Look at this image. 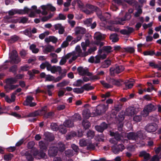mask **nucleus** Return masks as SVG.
<instances>
[{"instance_id":"nucleus-1","label":"nucleus","mask_w":161,"mask_h":161,"mask_svg":"<svg viewBox=\"0 0 161 161\" xmlns=\"http://www.w3.org/2000/svg\"><path fill=\"white\" fill-rule=\"evenodd\" d=\"M86 7L89 9H91L93 11L96 12L97 17L101 21H105L107 19L102 14L101 9L96 6L92 5L89 4H86Z\"/></svg>"},{"instance_id":"nucleus-2","label":"nucleus","mask_w":161,"mask_h":161,"mask_svg":"<svg viewBox=\"0 0 161 161\" xmlns=\"http://www.w3.org/2000/svg\"><path fill=\"white\" fill-rule=\"evenodd\" d=\"M127 138L129 140L136 141L138 138H141L143 136V134L141 130L137 131L136 132H130L128 133L127 135Z\"/></svg>"},{"instance_id":"nucleus-3","label":"nucleus","mask_w":161,"mask_h":161,"mask_svg":"<svg viewBox=\"0 0 161 161\" xmlns=\"http://www.w3.org/2000/svg\"><path fill=\"white\" fill-rule=\"evenodd\" d=\"M10 58L11 59L10 63L13 62L15 64H18L21 61L20 58L18 56L17 52L15 50L11 53Z\"/></svg>"},{"instance_id":"nucleus-4","label":"nucleus","mask_w":161,"mask_h":161,"mask_svg":"<svg viewBox=\"0 0 161 161\" xmlns=\"http://www.w3.org/2000/svg\"><path fill=\"white\" fill-rule=\"evenodd\" d=\"M158 128V126L155 123L147 124L145 127V130L148 133L155 132Z\"/></svg>"},{"instance_id":"nucleus-5","label":"nucleus","mask_w":161,"mask_h":161,"mask_svg":"<svg viewBox=\"0 0 161 161\" xmlns=\"http://www.w3.org/2000/svg\"><path fill=\"white\" fill-rule=\"evenodd\" d=\"M110 75L112 76H114L115 74H119L121 72V68L120 66L116 64L109 69Z\"/></svg>"},{"instance_id":"nucleus-6","label":"nucleus","mask_w":161,"mask_h":161,"mask_svg":"<svg viewBox=\"0 0 161 161\" xmlns=\"http://www.w3.org/2000/svg\"><path fill=\"white\" fill-rule=\"evenodd\" d=\"M110 23L112 25L108 26V29L111 31H115L116 30V29L113 27L112 25L118 24L121 25V18L117 17L114 20H110Z\"/></svg>"},{"instance_id":"nucleus-7","label":"nucleus","mask_w":161,"mask_h":161,"mask_svg":"<svg viewBox=\"0 0 161 161\" xmlns=\"http://www.w3.org/2000/svg\"><path fill=\"white\" fill-rule=\"evenodd\" d=\"M108 107L105 105H98L96 108L95 113L97 115H100L104 113L107 110Z\"/></svg>"},{"instance_id":"nucleus-8","label":"nucleus","mask_w":161,"mask_h":161,"mask_svg":"<svg viewBox=\"0 0 161 161\" xmlns=\"http://www.w3.org/2000/svg\"><path fill=\"white\" fill-rule=\"evenodd\" d=\"M108 127V125L105 122H103L99 125H96L95 127L96 130L99 132H103L104 130Z\"/></svg>"},{"instance_id":"nucleus-9","label":"nucleus","mask_w":161,"mask_h":161,"mask_svg":"<svg viewBox=\"0 0 161 161\" xmlns=\"http://www.w3.org/2000/svg\"><path fill=\"white\" fill-rule=\"evenodd\" d=\"M156 109V107L153 104L150 103L146 105L143 110L146 114H148L149 112L154 111Z\"/></svg>"},{"instance_id":"nucleus-10","label":"nucleus","mask_w":161,"mask_h":161,"mask_svg":"<svg viewBox=\"0 0 161 161\" xmlns=\"http://www.w3.org/2000/svg\"><path fill=\"white\" fill-rule=\"evenodd\" d=\"M77 70L80 75H86L88 76L91 75V73L88 71V69L87 68L85 69L82 67H79L77 68Z\"/></svg>"},{"instance_id":"nucleus-11","label":"nucleus","mask_w":161,"mask_h":161,"mask_svg":"<svg viewBox=\"0 0 161 161\" xmlns=\"http://www.w3.org/2000/svg\"><path fill=\"white\" fill-rule=\"evenodd\" d=\"M58 148L55 146L50 147L48 151V154L50 157H54L56 156L58 153Z\"/></svg>"},{"instance_id":"nucleus-12","label":"nucleus","mask_w":161,"mask_h":161,"mask_svg":"<svg viewBox=\"0 0 161 161\" xmlns=\"http://www.w3.org/2000/svg\"><path fill=\"white\" fill-rule=\"evenodd\" d=\"M75 34L76 35L79 34L83 35L86 32L85 29L81 27L77 26L75 29Z\"/></svg>"},{"instance_id":"nucleus-13","label":"nucleus","mask_w":161,"mask_h":161,"mask_svg":"<svg viewBox=\"0 0 161 161\" xmlns=\"http://www.w3.org/2000/svg\"><path fill=\"white\" fill-rule=\"evenodd\" d=\"M44 152V151H39L37 150H36L34 152L33 155L34 156L36 157H39V159L42 158H45V157L46 155V153Z\"/></svg>"},{"instance_id":"nucleus-14","label":"nucleus","mask_w":161,"mask_h":161,"mask_svg":"<svg viewBox=\"0 0 161 161\" xmlns=\"http://www.w3.org/2000/svg\"><path fill=\"white\" fill-rule=\"evenodd\" d=\"M136 113L135 108L134 107H130L126 109V114L128 116H132Z\"/></svg>"},{"instance_id":"nucleus-15","label":"nucleus","mask_w":161,"mask_h":161,"mask_svg":"<svg viewBox=\"0 0 161 161\" xmlns=\"http://www.w3.org/2000/svg\"><path fill=\"white\" fill-rule=\"evenodd\" d=\"M139 156L140 157H143L145 161H147L150 158V154L147 153L145 151L140 152Z\"/></svg>"},{"instance_id":"nucleus-16","label":"nucleus","mask_w":161,"mask_h":161,"mask_svg":"<svg viewBox=\"0 0 161 161\" xmlns=\"http://www.w3.org/2000/svg\"><path fill=\"white\" fill-rule=\"evenodd\" d=\"M113 152L115 154H118L121 151V144L114 145L112 147Z\"/></svg>"},{"instance_id":"nucleus-17","label":"nucleus","mask_w":161,"mask_h":161,"mask_svg":"<svg viewBox=\"0 0 161 161\" xmlns=\"http://www.w3.org/2000/svg\"><path fill=\"white\" fill-rule=\"evenodd\" d=\"M110 135L112 136H114V138L117 141H120L121 140V135L118 132H114L110 131Z\"/></svg>"},{"instance_id":"nucleus-18","label":"nucleus","mask_w":161,"mask_h":161,"mask_svg":"<svg viewBox=\"0 0 161 161\" xmlns=\"http://www.w3.org/2000/svg\"><path fill=\"white\" fill-rule=\"evenodd\" d=\"M115 123L118 124V130L120 131L121 129V113L119 112L117 116H116L114 122Z\"/></svg>"},{"instance_id":"nucleus-19","label":"nucleus","mask_w":161,"mask_h":161,"mask_svg":"<svg viewBox=\"0 0 161 161\" xmlns=\"http://www.w3.org/2000/svg\"><path fill=\"white\" fill-rule=\"evenodd\" d=\"M76 51L78 52V54L80 55L84 56V57H86L88 55V53L87 52H82V50L80 49V46L79 45H77L75 47Z\"/></svg>"},{"instance_id":"nucleus-20","label":"nucleus","mask_w":161,"mask_h":161,"mask_svg":"<svg viewBox=\"0 0 161 161\" xmlns=\"http://www.w3.org/2000/svg\"><path fill=\"white\" fill-rule=\"evenodd\" d=\"M39 146L41 151L46 152L47 150L46 144L43 141H41L39 142Z\"/></svg>"},{"instance_id":"nucleus-21","label":"nucleus","mask_w":161,"mask_h":161,"mask_svg":"<svg viewBox=\"0 0 161 161\" xmlns=\"http://www.w3.org/2000/svg\"><path fill=\"white\" fill-rule=\"evenodd\" d=\"M82 86L83 91L85 90L89 91L90 90H93L94 87L91 86V83H86L84 85Z\"/></svg>"},{"instance_id":"nucleus-22","label":"nucleus","mask_w":161,"mask_h":161,"mask_svg":"<svg viewBox=\"0 0 161 161\" xmlns=\"http://www.w3.org/2000/svg\"><path fill=\"white\" fill-rule=\"evenodd\" d=\"M57 147L58 148V150L61 152H63L65 149V145L61 142H59L57 145Z\"/></svg>"},{"instance_id":"nucleus-23","label":"nucleus","mask_w":161,"mask_h":161,"mask_svg":"<svg viewBox=\"0 0 161 161\" xmlns=\"http://www.w3.org/2000/svg\"><path fill=\"white\" fill-rule=\"evenodd\" d=\"M82 114L86 119H88L91 116L90 111L88 109L86 108L83 110Z\"/></svg>"},{"instance_id":"nucleus-24","label":"nucleus","mask_w":161,"mask_h":161,"mask_svg":"<svg viewBox=\"0 0 161 161\" xmlns=\"http://www.w3.org/2000/svg\"><path fill=\"white\" fill-rule=\"evenodd\" d=\"M87 119H84L82 122V125L85 130L89 128L91 125L90 123Z\"/></svg>"},{"instance_id":"nucleus-25","label":"nucleus","mask_w":161,"mask_h":161,"mask_svg":"<svg viewBox=\"0 0 161 161\" xmlns=\"http://www.w3.org/2000/svg\"><path fill=\"white\" fill-rule=\"evenodd\" d=\"M89 141L85 139H82L80 140L79 144L81 147H85L87 146L89 143Z\"/></svg>"},{"instance_id":"nucleus-26","label":"nucleus","mask_w":161,"mask_h":161,"mask_svg":"<svg viewBox=\"0 0 161 161\" xmlns=\"http://www.w3.org/2000/svg\"><path fill=\"white\" fill-rule=\"evenodd\" d=\"M50 66L48 71H50L52 73H55L56 72H57V70L58 69H60V67L58 66L56 67L55 65H53V66H52L51 64H50Z\"/></svg>"},{"instance_id":"nucleus-27","label":"nucleus","mask_w":161,"mask_h":161,"mask_svg":"<svg viewBox=\"0 0 161 161\" xmlns=\"http://www.w3.org/2000/svg\"><path fill=\"white\" fill-rule=\"evenodd\" d=\"M64 124L67 127H72L74 126V122L71 119L66 120Z\"/></svg>"},{"instance_id":"nucleus-28","label":"nucleus","mask_w":161,"mask_h":161,"mask_svg":"<svg viewBox=\"0 0 161 161\" xmlns=\"http://www.w3.org/2000/svg\"><path fill=\"white\" fill-rule=\"evenodd\" d=\"M34 100V98L32 97L28 96L26 97L25 101L24 103V104L25 106H28V104L32 102Z\"/></svg>"},{"instance_id":"nucleus-29","label":"nucleus","mask_w":161,"mask_h":161,"mask_svg":"<svg viewBox=\"0 0 161 161\" xmlns=\"http://www.w3.org/2000/svg\"><path fill=\"white\" fill-rule=\"evenodd\" d=\"M18 69L17 65L15 64L14 65L10 67L9 68V71L12 72L14 75L17 74V71Z\"/></svg>"},{"instance_id":"nucleus-30","label":"nucleus","mask_w":161,"mask_h":161,"mask_svg":"<svg viewBox=\"0 0 161 161\" xmlns=\"http://www.w3.org/2000/svg\"><path fill=\"white\" fill-rule=\"evenodd\" d=\"M109 82L113 85L118 86L120 85V82L119 80L114 78H110L109 80Z\"/></svg>"},{"instance_id":"nucleus-31","label":"nucleus","mask_w":161,"mask_h":161,"mask_svg":"<svg viewBox=\"0 0 161 161\" xmlns=\"http://www.w3.org/2000/svg\"><path fill=\"white\" fill-rule=\"evenodd\" d=\"M71 119L74 122L78 120H81V117L80 115L79 114H75L71 117Z\"/></svg>"},{"instance_id":"nucleus-32","label":"nucleus","mask_w":161,"mask_h":161,"mask_svg":"<svg viewBox=\"0 0 161 161\" xmlns=\"http://www.w3.org/2000/svg\"><path fill=\"white\" fill-rule=\"evenodd\" d=\"M66 127H67L64 124L63 125H60L59 126L58 130L62 134H64L67 132Z\"/></svg>"},{"instance_id":"nucleus-33","label":"nucleus","mask_w":161,"mask_h":161,"mask_svg":"<svg viewBox=\"0 0 161 161\" xmlns=\"http://www.w3.org/2000/svg\"><path fill=\"white\" fill-rule=\"evenodd\" d=\"M50 64L48 62L46 61L45 62L42 63L40 65V67L42 69H44L46 67L47 70H48L49 68Z\"/></svg>"},{"instance_id":"nucleus-34","label":"nucleus","mask_w":161,"mask_h":161,"mask_svg":"<svg viewBox=\"0 0 161 161\" xmlns=\"http://www.w3.org/2000/svg\"><path fill=\"white\" fill-rule=\"evenodd\" d=\"M45 138L47 141L51 142L54 140V137L53 134L48 133L45 135Z\"/></svg>"},{"instance_id":"nucleus-35","label":"nucleus","mask_w":161,"mask_h":161,"mask_svg":"<svg viewBox=\"0 0 161 161\" xmlns=\"http://www.w3.org/2000/svg\"><path fill=\"white\" fill-rule=\"evenodd\" d=\"M94 38L97 41H102L104 39V37L103 36L102 34L99 32L95 33Z\"/></svg>"},{"instance_id":"nucleus-36","label":"nucleus","mask_w":161,"mask_h":161,"mask_svg":"<svg viewBox=\"0 0 161 161\" xmlns=\"http://www.w3.org/2000/svg\"><path fill=\"white\" fill-rule=\"evenodd\" d=\"M54 50V48L53 46H49L46 47L44 50L43 52L47 54L48 53L51 52Z\"/></svg>"},{"instance_id":"nucleus-37","label":"nucleus","mask_w":161,"mask_h":161,"mask_svg":"<svg viewBox=\"0 0 161 161\" xmlns=\"http://www.w3.org/2000/svg\"><path fill=\"white\" fill-rule=\"evenodd\" d=\"M17 81V80L15 77L9 78L6 79L7 83L9 84L16 83Z\"/></svg>"},{"instance_id":"nucleus-38","label":"nucleus","mask_w":161,"mask_h":161,"mask_svg":"<svg viewBox=\"0 0 161 161\" xmlns=\"http://www.w3.org/2000/svg\"><path fill=\"white\" fill-rule=\"evenodd\" d=\"M112 47L110 46H104L103 47V50L104 52L109 53L112 51Z\"/></svg>"},{"instance_id":"nucleus-39","label":"nucleus","mask_w":161,"mask_h":161,"mask_svg":"<svg viewBox=\"0 0 161 161\" xmlns=\"http://www.w3.org/2000/svg\"><path fill=\"white\" fill-rule=\"evenodd\" d=\"M19 39V37L15 35L12 36L8 40V41L11 43H13L17 41Z\"/></svg>"},{"instance_id":"nucleus-40","label":"nucleus","mask_w":161,"mask_h":161,"mask_svg":"<svg viewBox=\"0 0 161 161\" xmlns=\"http://www.w3.org/2000/svg\"><path fill=\"white\" fill-rule=\"evenodd\" d=\"M51 129L53 131H57L59 129V126L55 123H52L50 125Z\"/></svg>"},{"instance_id":"nucleus-41","label":"nucleus","mask_w":161,"mask_h":161,"mask_svg":"<svg viewBox=\"0 0 161 161\" xmlns=\"http://www.w3.org/2000/svg\"><path fill=\"white\" fill-rule=\"evenodd\" d=\"M134 84V83H132L130 81H128L127 83H125V87L123 88V89L125 90L131 89L133 86Z\"/></svg>"},{"instance_id":"nucleus-42","label":"nucleus","mask_w":161,"mask_h":161,"mask_svg":"<svg viewBox=\"0 0 161 161\" xmlns=\"http://www.w3.org/2000/svg\"><path fill=\"white\" fill-rule=\"evenodd\" d=\"M111 64V61L108 60H106L104 61L103 64L101 66L102 68H107Z\"/></svg>"},{"instance_id":"nucleus-43","label":"nucleus","mask_w":161,"mask_h":161,"mask_svg":"<svg viewBox=\"0 0 161 161\" xmlns=\"http://www.w3.org/2000/svg\"><path fill=\"white\" fill-rule=\"evenodd\" d=\"M73 91L74 92L77 94H81L84 92L82 86L80 88H75L73 90Z\"/></svg>"},{"instance_id":"nucleus-44","label":"nucleus","mask_w":161,"mask_h":161,"mask_svg":"<svg viewBox=\"0 0 161 161\" xmlns=\"http://www.w3.org/2000/svg\"><path fill=\"white\" fill-rule=\"evenodd\" d=\"M31 9L27 7H25L23 9H19V14H25L28 13Z\"/></svg>"},{"instance_id":"nucleus-45","label":"nucleus","mask_w":161,"mask_h":161,"mask_svg":"<svg viewBox=\"0 0 161 161\" xmlns=\"http://www.w3.org/2000/svg\"><path fill=\"white\" fill-rule=\"evenodd\" d=\"M125 52L130 53H133L135 51L134 48L132 47H127L124 48Z\"/></svg>"},{"instance_id":"nucleus-46","label":"nucleus","mask_w":161,"mask_h":161,"mask_svg":"<svg viewBox=\"0 0 161 161\" xmlns=\"http://www.w3.org/2000/svg\"><path fill=\"white\" fill-rule=\"evenodd\" d=\"M141 6L140 5L138 6V8L136 9L137 11L135 14L134 16L136 17H138L142 13V11L141 9Z\"/></svg>"},{"instance_id":"nucleus-47","label":"nucleus","mask_w":161,"mask_h":161,"mask_svg":"<svg viewBox=\"0 0 161 161\" xmlns=\"http://www.w3.org/2000/svg\"><path fill=\"white\" fill-rule=\"evenodd\" d=\"M65 154L68 157H70L74 155V152L73 150L70 149H68L65 151Z\"/></svg>"},{"instance_id":"nucleus-48","label":"nucleus","mask_w":161,"mask_h":161,"mask_svg":"<svg viewBox=\"0 0 161 161\" xmlns=\"http://www.w3.org/2000/svg\"><path fill=\"white\" fill-rule=\"evenodd\" d=\"M40 112L39 110H36L34 112L30 113L28 115V117H36L40 114Z\"/></svg>"},{"instance_id":"nucleus-49","label":"nucleus","mask_w":161,"mask_h":161,"mask_svg":"<svg viewBox=\"0 0 161 161\" xmlns=\"http://www.w3.org/2000/svg\"><path fill=\"white\" fill-rule=\"evenodd\" d=\"M19 9H12L8 11V13L9 15L11 16L13 15L16 14H19Z\"/></svg>"},{"instance_id":"nucleus-50","label":"nucleus","mask_w":161,"mask_h":161,"mask_svg":"<svg viewBox=\"0 0 161 161\" xmlns=\"http://www.w3.org/2000/svg\"><path fill=\"white\" fill-rule=\"evenodd\" d=\"M66 16L60 13L58 16L56 18V20H64L66 19Z\"/></svg>"},{"instance_id":"nucleus-51","label":"nucleus","mask_w":161,"mask_h":161,"mask_svg":"<svg viewBox=\"0 0 161 161\" xmlns=\"http://www.w3.org/2000/svg\"><path fill=\"white\" fill-rule=\"evenodd\" d=\"M100 83L104 87L107 88H111L113 87L112 85H110L109 84L105 82L104 80L100 81Z\"/></svg>"},{"instance_id":"nucleus-52","label":"nucleus","mask_w":161,"mask_h":161,"mask_svg":"<svg viewBox=\"0 0 161 161\" xmlns=\"http://www.w3.org/2000/svg\"><path fill=\"white\" fill-rule=\"evenodd\" d=\"M143 54L145 56L149 55L152 56L155 55V53L154 51H147L144 52Z\"/></svg>"},{"instance_id":"nucleus-53","label":"nucleus","mask_w":161,"mask_h":161,"mask_svg":"<svg viewBox=\"0 0 161 161\" xmlns=\"http://www.w3.org/2000/svg\"><path fill=\"white\" fill-rule=\"evenodd\" d=\"M54 115V113L53 111H51L47 113H46L44 114V116L47 119L53 117Z\"/></svg>"},{"instance_id":"nucleus-54","label":"nucleus","mask_w":161,"mask_h":161,"mask_svg":"<svg viewBox=\"0 0 161 161\" xmlns=\"http://www.w3.org/2000/svg\"><path fill=\"white\" fill-rule=\"evenodd\" d=\"M86 150H93L95 149V146L94 144L92 143H90L89 142V143L87 146Z\"/></svg>"},{"instance_id":"nucleus-55","label":"nucleus","mask_w":161,"mask_h":161,"mask_svg":"<svg viewBox=\"0 0 161 161\" xmlns=\"http://www.w3.org/2000/svg\"><path fill=\"white\" fill-rule=\"evenodd\" d=\"M29 69V66L27 64H25L24 66H21L20 67V70L19 71V73L21 71H27Z\"/></svg>"},{"instance_id":"nucleus-56","label":"nucleus","mask_w":161,"mask_h":161,"mask_svg":"<svg viewBox=\"0 0 161 161\" xmlns=\"http://www.w3.org/2000/svg\"><path fill=\"white\" fill-rule=\"evenodd\" d=\"M92 22V19L91 18L87 19L84 21V24L86 25L87 27L90 26Z\"/></svg>"},{"instance_id":"nucleus-57","label":"nucleus","mask_w":161,"mask_h":161,"mask_svg":"<svg viewBox=\"0 0 161 161\" xmlns=\"http://www.w3.org/2000/svg\"><path fill=\"white\" fill-rule=\"evenodd\" d=\"M25 155L26 159L29 161H33V158L30 153H25Z\"/></svg>"},{"instance_id":"nucleus-58","label":"nucleus","mask_w":161,"mask_h":161,"mask_svg":"<svg viewBox=\"0 0 161 161\" xmlns=\"http://www.w3.org/2000/svg\"><path fill=\"white\" fill-rule=\"evenodd\" d=\"M54 80V77L50 75H47L45 78V81H51Z\"/></svg>"},{"instance_id":"nucleus-59","label":"nucleus","mask_w":161,"mask_h":161,"mask_svg":"<svg viewBox=\"0 0 161 161\" xmlns=\"http://www.w3.org/2000/svg\"><path fill=\"white\" fill-rule=\"evenodd\" d=\"M68 85V83L65 80H63L62 82L59 83L57 84V87H62Z\"/></svg>"},{"instance_id":"nucleus-60","label":"nucleus","mask_w":161,"mask_h":161,"mask_svg":"<svg viewBox=\"0 0 161 161\" xmlns=\"http://www.w3.org/2000/svg\"><path fill=\"white\" fill-rule=\"evenodd\" d=\"M13 156V155L10 153L8 154L5 155L4 156V159L6 160H10Z\"/></svg>"},{"instance_id":"nucleus-61","label":"nucleus","mask_w":161,"mask_h":161,"mask_svg":"<svg viewBox=\"0 0 161 161\" xmlns=\"http://www.w3.org/2000/svg\"><path fill=\"white\" fill-rule=\"evenodd\" d=\"M94 132L93 131L89 130L87 133V137L91 139L92 138L94 137Z\"/></svg>"},{"instance_id":"nucleus-62","label":"nucleus","mask_w":161,"mask_h":161,"mask_svg":"<svg viewBox=\"0 0 161 161\" xmlns=\"http://www.w3.org/2000/svg\"><path fill=\"white\" fill-rule=\"evenodd\" d=\"M142 119V116L140 115H136L134 117L133 120L136 122H139Z\"/></svg>"},{"instance_id":"nucleus-63","label":"nucleus","mask_w":161,"mask_h":161,"mask_svg":"<svg viewBox=\"0 0 161 161\" xmlns=\"http://www.w3.org/2000/svg\"><path fill=\"white\" fill-rule=\"evenodd\" d=\"M24 33L25 35L28 36L29 37L31 36L32 34H31V30L30 29H28L25 30L24 31Z\"/></svg>"},{"instance_id":"nucleus-64","label":"nucleus","mask_w":161,"mask_h":161,"mask_svg":"<svg viewBox=\"0 0 161 161\" xmlns=\"http://www.w3.org/2000/svg\"><path fill=\"white\" fill-rule=\"evenodd\" d=\"M47 9L49 10L52 12H54L56 10V8L51 4H47Z\"/></svg>"}]
</instances>
